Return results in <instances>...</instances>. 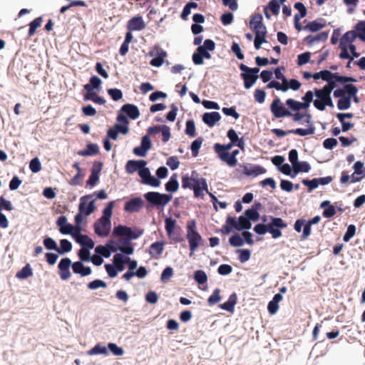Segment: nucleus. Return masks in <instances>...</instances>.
I'll return each mask as SVG.
<instances>
[{"mask_svg":"<svg viewBox=\"0 0 365 365\" xmlns=\"http://www.w3.org/2000/svg\"><path fill=\"white\" fill-rule=\"evenodd\" d=\"M143 233V230L135 229L133 231L130 227L120 225L115 227L113 230L114 236L123 237L119 240V244L121 245L119 250L123 255H130L133 253L134 248L130 243V240L139 238Z\"/></svg>","mask_w":365,"mask_h":365,"instance_id":"obj_1","label":"nucleus"},{"mask_svg":"<svg viewBox=\"0 0 365 365\" xmlns=\"http://www.w3.org/2000/svg\"><path fill=\"white\" fill-rule=\"evenodd\" d=\"M186 230V237L188 240L190 250V256L192 257L196 249L201 245L202 238L197 231L195 220L189 221L187 224Z\"/></svg>","mask_w":365,"mask_h":365,"instance_id":"obj_2","label":"nucleus"},{"mask_svg":"<svg viewBox=\"0 0 365 365\" xmlns=\"http://www.w3.org/2000/svg\"><path fill=\"white\" fill-rule=\"evenodd\" d=\"M239 68L242 71L240 76L243 79L244 86L246 89H250L259 78V68L257 67L250 68L243 63H241Z\"/></svg>","mask_w":365,"mask_h":365,"instance_id":"obj_3","label":"nucleus"},{"mask_svg":"<svg viewBox=\"0 0 365 365\" xmlns=\"http://www.w3.org/2000/svg\"><path fill=\"white\" fill-rule=\"evenodd\" d=\"M144 197L151 206L164 207L171 201L173 196L169 194L152 191L145 193Z\"/></svg>","mask_w":365,"mask_h":365,"instance_id":"obj_4","label":"nucleus"},{"mask_svg":"<svg viewBox=\"0 0 365 365\" xmlns=\"http://www.w3.org/2000/svg\"><path fill=\"white\" fill-rule=\"evenodd\" d=\"M287 227V224L281 218L269 216V221L267 222L268 232L271 234L273 239H277L282 235L281 230Z\"/></svg>","mask_w":365,"mask_h":365,"instance_id":"obj_5","label":"nucleus"},{"mask_svg":"<svg viewBox=\"0 0 365 365\" xmlns=\"http://www.w3.org/2000/svg\"><path fill=\"white\" fill-rule=\"evenodd\" d=\"M92 197L93 195H86L80 198L78 212L85 216H89L96 210L95 200H91Z\"/></svg>","mask_w":365,"mask_h":365,"instance_id":"obj_6","label":"nucleus"},{"mask_svg":"<svg viewBox=\"0 0 365 365\" xmlns=\"http://www.w3.org/2000/svg\"><path fill=\"white\" fill-rule=\"evenodd\" d=\"M226 224L232 225L234 229L238 231L247 230L252 227V222L245 215H240L237 221L235 217L228 216L226 220Z\"/></svg>","mask_w":365,"mask_h":365,"instance_id":"obj_7","label":"nucleus"},{"mask_svg":"<svg viewBox=\"0 0 365 365\" xmlns=\"http://www.w3.org/2000/svg\"><path fill=\"white\" fill-rule=\"evenodd\" d=\"M270 110L276 118L291 116L292 113L287 109L281 103L280 99L275 98L270 105Z\"/></svg>","mask_w":365,"mask_h":365,"instance_id":"obj_8","label":"nucleus"},{"mask_svg":"<svg viewBox=\"0 0 365 365\" xmlns=\"http://www.w3.org/2000/svg\"><path fill=\"white\" fill-rule=\"evenodd\" d=\"M111 220L98 219L93 224L95 233L101 237H107L111 230Z\"/></svg>","mask_w":365,"mask_h":365,"instance_id":"obj_9","label":"nucleus"},{"mask_svg":"<svg viewBox=\"0 0 365 365\" xmlns=\"http://www.w3.org/2000/svg\"><path fill=\"white\" fill-rule=\"evenodd\" d=\"M152 143L148 135H145L141 138L140 145L134 148L133 153L139 157H145L148 151L151 148Z\"/></svg>","mask_w":365,"mask_h":365,"instance_id":"obj_10","label":"nucleus"},{"mask_svg":"<svg viewBox=\"0 0 365 365\" xmlns=\"http://www.w3.org/2000/svg\"><path fill=\"white\" fill-rule=\"evenodd\" d=\"M94 242L90 237L84 242V243L81 246V249L79 251L78 256L81 261L89 262L91 260V257L90 255V250L94 247Z\"/></svg>","mask_w":365,"mask_h":365,"instance_id":"obj_11","label":"nucleus"},{"mask_svg":"<svg viewBox=\"0 0 365 365\" xmlns=\"http://www.w3.org/2000/svg\"><path fill=\"white\" fill-rule=\"evenodd\" d=\"M144 205V201L140 197H135L127 201L124 210L127 212H138Z\"/></svg>","mask_w":365,"mask_h":365,"instance_id":"obj_12","label":"nucleus"},{"mask_svg":"<svg viewBox=\"0 0 365 365\" xmlns=\"http://www.w3.org/2000/svg\"><path fill=\"white\" fill-rule=\"evenodd\" d=\"M243 173L247 176L256 177L266 173V169L258 165L245 164L241 165Z\"/></svg>","mask_w":365,"mask_h":365,"instance_id":"obj_13","label":"nucleus"},{"mask_svg":"<svg viewBox=\"0 0 365 365\" xmlns=\"http://www.w3.org/2000/svg\"><path fill=\"white\" fill-rule=\"evenodd\" d=\"M262 20L263 17L261 14H255L252 16L250 26L255 33H258V31L267 32V28L264 25Z\"/></svg>","mask_w":365,"mask_h":365,"instance_id":"obj_14","label":"nucleus"},{"mask_svg":"<svg viewBox=\"0 0 365 365\" xmlns=\"http://www.w3.org/2000/svg\"><path fill=\"white\" fill-rule=\"evenodd\" d=\"M56 225L59 227V232L63 235H71L73 233L74 225L67 222V217L65 215L58 217Z\"/></svg>","mask_w":365,"mask_h":365,"instance_id":"obj_15","label":"nucleus"},{"mask_svg":"<svg viewBox=\"0 0 365 365\" xmlns=\"http://www.w3.org/2000/svg\"><path fill=\"white\" fill-rule=\"evenodd\" d=\"M147 165V162L144 160H130L126 163L125 170L128 174H133L139 170Z\"/></svg>","mask_w":365,"mask_h":365,"instance_id":"obj_16","label":"nucleus"},{"mask_svg":"<svg viewBox=\"0 0 365 365\" xmlns=\"http://www.w3.org/2000/svg\"><path fill=\"white\" fill-rule=\"evenodd\" d=\"M83 261L74 262L72 264V269L75 274H80L81 277H86L91 274L92 269L88 266H85L83 264Z\"/></svg>","mask_w":365,"mask_h":365,"instance_id":"obj_17","label":"nucleus"},{"mask_svg":"<svg viewBox=\"0 0 365 365\" xmlns=\"http://www.w3.org/2000/svg\"><path fill=\"white\" fill-rule=\"evenodd\" d=\"M221 118L220 113L217 111L206 112L202 116V120L209 127H213Z\"/></svg>","mask_w":365,"mask_h":365,"instance_id":"obj_18","label":"nucleus"},{"mask_svg":"<svg viewBox=\"0 0 365 365\" xmlns=\"http://www.w3.org/2000/svg\"><path fill=\"white\" fill-rule=\"evenodd\" d=\"M127 27L129 31H141L145 28V24L142 16H137L128 21Z\"/></svg>","mask_w":365,"mask_h":365,"instance_id":"obj_19","label":"nucleus"},{"mask_svg":"<svg viewBox=\"0 0 365 365\" xmlns=\"http://www.w3.org/2000/svg\"><path fill=\"white\" fill-rule=\"evenodd\" d=\"M192 190H193L195 197H203L202 191H206V192L208 193V185L206 179L203 178H199Z\"/></svg>","mask_w":365,"mask_h":365,"instance_id":"obj_20","label":"nucleus"},{"mask_svg":"<svg viewBox=\"0 0 365 365\" xmlns=\"http://www.w3.org/2000/svg\"><path fill=\"white\" fill-rule=\"evenodd\" d=\"M120 110L132 120H135L140 116L138 108L133 104L126 103L121 107Z\"/></svg>","mask_w":365,"mask_h":365,"instance_id":"obj_21","label":"nucleus"},{"mask_svg":"<svg viewBox=\"0 0 365 365\" xmlns=\"http://www.w3.org/2000/svg\"><path fill=\"white\" fill-rule=\"evenodd\" d=\"M164 245L163 241H157L151 244L149 247V254L151 257L158 259L163 252Z\"/></svg>","mask_w":365,"mask_h":365,"instance_id":"obj_22","label":"nucleus"},{"mask_svg":"<svg viewBox=\"0 0 365 365\" xmlns=\"http://www.w3.org/2000/svg\"><path fill=\"white\" fill-rule=\"evenodd\" d=\"M326 26V21L324 19H319L309 22L304 27V30H308L311 32H317L323 29Z\"/></svg>","mask_w":365,"mask_h":365,"instance_id":"obj_23","label":"nucleus"},{"mask_svg":"<svg viewBox=\"0 0 365 365\" xmlns=\"http://www.w3.org/2000/svg\"><path fill=\"white\" fill-rule=\"evenodd\" d=\"M195 175H197L195 172H192L191 176H189L187 174L184 175L182 177V187L184 189H192L196 182L199 180V178H195Z\"/></svg>","mask_w":365,"mask_h":365,"instance_id":"obj_24","label":"nucleus"},{"mask_svg":"<svg viewBox=\"0 0 365 365\" xmlns=\"http://www.w3.org/2000/svg\"><path fill=\"white\" fill-rule=\"evenodd\" d=\"M344 89L346 90V98H349V101L351 99L354 101L355 103H359V99L357 96L358 88L354 85L349 83L344 86Z\"/></svg>","mask_w":365,"mask_h":365,"instance_id":"obj_25","label":"nucleus"},{"mask_svg":"<svg viewBox=\"0 0 365 365\" xmlns=\"http://www.w3.org/2000/svg\"><path fill=\"white\" fill-rule=\"evenodd\" d=\"M356 38H358V36L355 30L349 31L341 36L339 44L348 46L349 44L352 43Z\"/></svg>","mask_w":365,"mask_h":365,"instance_id":"obj_26","label":"nucleus"},{"mask_svg":"<svg viewBox=\"0 0 365 365\" xmlns=\"http://www.w3.org/2000/svg\"><path fill=\"white\" fill-rule=\"evenodd\" d=\"M237 294L235 293H232L230 295L227 301L220 305V308L223 310H226L230 312H233L234 307L237 304Z\"/></svg>","mask_w":365,"mask_h":365,"instance_id":"obj_27","label":"nucleus"},{"mask_svg":"<svg viewBox=\"0 0 365 365\" xmlns=\"http://www.w3.org/2000/svg\"><path fill=\"white\" fill-rule=\"evenodd\" d=\"M86 150L78 151L77 154L81 156H91L97 154L99 152V147L97 144L88 143Z\"/></svg>","mask_w":365,"mask_h":365,"instance_id":"obj_28","label":"nucleus"},{"mask_svg":"<svg viewBox=\"0 0 365 365\" xmlns=\"http://www.w3.org/2000/svg\"><path fill=\"white\" fill-rule=\"evenodd\" d=\"M113 265L115 267L118 272H122L125 269V256L121 253H116L113 257Z\"/></svg>","mask_w":365,"mask_h":365,"instance_id":"obj_29","label":"nucleus"},{"mask_svg":"<svg viewBox=\"0 0 365 365\" xmlns=\"http://www.w3.org/2000/svg\"><path fill=\"white\" fill-rule=\"evenodd\" d=\"M217 155L218 158L230 167H234L237 163V158H234L230 153L222 152L217 153Z\"/></svg>","mask_w":365,"mask_h":365,"instance_id":"obj_30","label":"nucleus"},{"mask_svg":"<svg viewBox=\"0 0 365 365\" xmlns=\"http://www.w3.org/2000/svg\"><path fill=\"white\" fill-rule=\"evenodd\" d=\"M98 166L99 167L97 170L95 168L92 169L91 174L87 180V185L94 187L99 180V173L101 170L102 163H99Z\"/></svg>","mask_w":365,"mask_h":365,"instance_id":"obj_31","label":"nucleus"},{"mask_svg":"<svg viewBox=\"0 0 365 365\" xmlns=\"http://www.w3.org/2000/svg\"><path fill=\"white\" fill-rule=\"evenodd\" d=\"M165 190L168 192H174L178 190L179 182L178 181L177 175L173 174L166 182Z\"/></svg>","mask_w":365,"mask_h":365,"instance_id":"obj_32","label":"nucleus"},{"mask_svg":"<svg viewBox=\"0 0 365 365\" xmlns=\"http://www.w3.org/2000/svg\"><path fill=\"white\" fill-rule=\"evenodd\" d=\"M88 354L91 355H96V354H103L105 356H108L109 354L108 348L98 343L96 344L92 349L88 351Z\"/></svg>","mask_w":365,"mask_h":365,"instance_id":"obj_33","label":"nucleus"},{"mask_svg":"<svg viewBox=\"0 0 365 365\" xmlns=\"http://www.w3.org/2000/svg\"><path fill=\"white\" fill-rule=\"evenodd\" d=\"M32 275V268L29 264H26L21 270L16 272V277L19 279H26Z\"/></svg>","mask_w":365,"mask_h":365,"instance_id":"obj_34","label":"nucleus"},{"mask_svg":"<svg viewBox=\"0 0 365 365\" xmlns=\"http://www.w3.org/2000/svg\"><path fill=\"white\" fill-rule=\"evenodd\" d=\"M289 133L299 135L300 136H306L308 135H313L315 133V127L313 124H310L308 128H297L295 130H289Z\"/></svg>","mask_w":365,"mask_h":365,"instance_id":"obj_35","label":"nucleus"},{"mask_svg":"<svg viewBox=\"0 0 365 365\" xmlns=\"http://www.w3.org/2000/svg\"><path fill=\"white\" fill-rule=\"evenodd\" d=\"M166 56V51L163 50L158 51L156 56L150 61V65L155 67L161 66L164 62V58Z\"/></svg>","mask_w":365,"mask_h":365,"instance_id":"obj_36","label":"nucleus"},{"mask_svg":"<svg viewBox=\"0 0 365 365\" xmlns=\"http://www.w3.org/2000/svg\"><path fill=\"white\" fill-rule=\"evenodd\" d=\"M71 249V242L66 239H63L60 240V247H58L57 252L60 255H63L70 252Z\"/></svg>","mask_w":365,"mask_h":365,"instance_id":"obj_37","label":"nucleus"},{"mask_svg":"<svg viewBox=\"0 0 365 365\" xmlns=\"http://www.w3.org/2000/svg\"><path fill=\"white\" fill-rule=\"evenodd\" d=\"M266 34L267 32L264 31H258V33H255L254 45L256 49H259L262 43H267L265 39Z\"/></svg>","mask_w":365,"mask_h":365,"instance_id":"obj_38","label":"nucleus"},{"mask_svg":"<svg viewBox=\"0 0 365 365\" xmlns=\"http://www.w3.org/2000/svg\"><path fill=\"white\" fill-rule=\"evenodd\" d=\"M114 204H115L114 201H110V202H108L106 207L103 209V215L100 218L106 220H111L110 218H111V216L113 214V209L114 207Z\"/></svg>","mask_w":365,"mask_h":365,"instance_id":"obj_39","label":"nucleus"},{"mask_svg":"<svg viewBox=\"0 0 365 365\" xmlns=\"http://www.w3.org/2000/svg\"><path fill=\"white\" fill-rule=\"evenodd\" d=\"M176 225V221L173 220L172 217H166L165 220V228L167 232V234L169 236H171L173 232Z\"/></svg>","mask_w":365,"mask_h":365,"instance_id":"obj_40","label":"nucleus"},{"mask_svg":"<svg viewBox=\"0 0 365 365\" xmlns=\"http://www.w3.org/2000/svg\"><path fill=\"white\" fill-rule=\"evenodd\" d=\"M202 141V138L201 137H199L192 142L190 145V150L193 157H196L198 155L199 150L201 148Z\"/></svg>","mask_w":365,"mask_h":365,"instance_id":"obj_41","label":"nucleus"},{"mask_svg":"<svg viewBox=\"0 0 365 365\" xmlns=\"http://www.w3.org/2000/svg\"><path fill=\"white\" fill-rule=\"evenodd\" d=\"M193 278L199 284H203L207 281V276L203 270H196Z\"/></svg>","mask_w":365,"mask_h":365,"instance_id":"obj_42","label":"nucleus"},{"mask_svg":"<svg viewBox=\"0 0 365 365\" xmlns=\"http://www.w3.org/2000/svg\"><path fill=\"white\" fill-rule=\"evenodd\" d=\"M87 287L89 289L91 290H96L97 289H99V288H106L107 287V284L103 281L102 279H95L92 282H90L88 284H87Z\"/></svg>","mask_w":365,"mask_h":365,"instance_id":"obj_43","label":"nucleus"},{"mask_svg":"<svg viewBox=\"0 0 365 365\" xmlns=\"http://www.w3.org/2000/svg\"><path fill=\"white\" fill-rule=\"evenodd\" d=\"M235 146V144L230 142L227 144L222 145L220 143H215L214 145V150L217 153L225 152L229 153L228 151Z\"/></svg>","mask_w":365,"mask_h":365,"instance_id":"obj_44","label":"nucleus"},{"mask_svg":"<svg viewBox=\"0 0 365 365\" xmlns=\"http://www.w3.org/2000/svg\"><path fill=\"white\" fill-rule=\"evenodd\" d=\"M185 133L190 137L193 138L195 136V125L193 120H188L186 121Z\"/></svg>","mask_w":365,"mask_h":365,"instance_id":"obj_45","label":"nucleus"},{"mask_svg":"<svg viewBox=\"0 0 365 365\" xmlns=\"http://www.w3.org/2000/svg\"><path fill=\"white\" fill-rule=\"evenodd\" d=\"M221 301L220 289H215L212 294L207 299V302L210 305H213Z\"/></svg>","mask_w":365,"mask_h":365,"instance_id":"obj_46","label":"nucleus"},{"mask_svg":"<svg viewBox=\"0 0 365 365\" xmlns=\"http://www.w3.org/2000/svg\"><path fill=\"white\" fill-rule=\"evenodd\" d=\"M293 169H296V173H308L311 170L310 165L306 161H299V163L295 165V167H292Z\"/></svg>","mask_w":365,"mask_h":365,"instance_id":"obj_47","label":"nucleus"},{"mask_svg":"<svg viewBox=\"0 0 365 365\" xmlns=\"http://www.w3.org/2000/svg\"><path fill=\"white\" fill-rule=\"evenodd\" d=\"M108 350L113 353L115 356H122L124 351L122 347L118 346L116 344L110 342L108 344Z\"/></svg>","mask_w":365,"mask_h":365,"instance_id":"obj_48","label":"nucleus"},{"mask_svg":"<svg viewBox=\"0 0 365 365\" xmlns=\"http://www.w3.org/2000/svg\"><path fill=\"white\" fill-rule=\"evenodd\" d=\"M42 23V17H37L33 20L29 24V36H31L36 32L38 27L41 26Z\"/></svg>","mask_w":365,"mask_h":365,"instance_id":"obj_49","label":"nucleus"},{"mask_svg":"<svg viewBox=\"0 0 365 365\" xmlns=\"http://www.w3.org/2000/svg\"><path fill=\"white\" fill-rule=\"evenodd\" d=\"M337 73H332L329 70H322V80L327 83H336L335 78H336Z\"/></svg>","mask_w":365,"mask_h":365,"instance_id":"obj_50","label":"nucleus"},{"mask_svg":"<svg viewBox=\"0 0 365 365\" xmlns=\"http://www.w3.org/2000/svg\"><path fill=\"white\" fill-rule=\"evenodd\" d=\"M285 104L292 111L297 112L301 110L300 102L293 98H288Z\"/></svg>","mask_w":365,"mask_h":365,"instance_id":"obj_51","label":"nucleus"},{"mask_svg":"<svg viewBox=\"0 0 365 365\" xmlns=\"http://www.w3.org/2000/svg\"><path fill=\"white\" fill-rule=\"evenodd\" d=\"M43 245L48 250H55L57 252L58 245L56 242L51 237H45L43 241Z\"/></svg>","mask_w":365,"mask_h":365,"instance_id":"obj_52","label":"nucleus"},{"mask_svg":"<svg viewBox=\"0 0 365 365\" xmlns=\"http://www.w3.org/2000/svg\"><path fill=\"white\" fill-rule=\"evenodd\" d=\"M351 107V101H349V98L342 97L339 98L337 102V108L340 110H345L349 109Z\"/></svg>","mask_w":365,"mask_h":365,"instance_id":"obj_53","label":"nucleus"},{"mask_svg":"<svg viewBox=\"0 0 365 365\" xmlns=\"http://www.w3.org/2000/svg\"><path fill=\"white\" fill-rule=\"evenodd\" d=\"M356 233V226L354 225H349L347 227L346 231L343 237V240L345 242H348Z\"/></svg>","mask_w":365,"mask_h":365,"instance_id":"obj_54","label":"nucleus"},{"mask_svg":"<svg viewBox=\"0 0 365 365\" xmlns=\"http://www.w3.org/2000/svg\"><path fill=\"white\" fill-rule=\"evenodd\" d=\"M331 92L327 86H324L322 88H315L314 94L318 98H324L327 96H331Z\"/></svg>","mask_w":365,"mask_h":365,"instance_id":"obj_55","label":"nucleus"},{"mask_svg":"<svg viewBox=\"0 0 365 365\" xmlns=\"http://www.w3.org/2000/svg\"><path fill=\"white\" fill-rule=\"evenodd\" d=\"M237 252L240 253L239 260L242 263L247 262L251 256V251L248 249L237 250Z\"/></svg>","mask_w":365,"mask_h":365,"instance_id":"obj_56","label":"nucleus"},{"mask_svg":"<svg viewBox=\"0 0 365 365\" xmlns=\"http://www.w3.org/2000/svg\"><path fill=\"white\" fill-rule=\"evenodd\" d=\"M250 221H257L259 218V214L258 212L255 211V210L252 209L251 207L246 210L244 214Z\"/></svg>","mask_w":365,"mask_h":365,"instance_id":"obj_57","label":"nucleus"},{"mask_svg":"<svg viewBox=\"0 0 365 365\" xmlns=\"http://www.w3.org/2000/svg\"><path fill=\"white\" fill-rule=\"evenodd\" d=\"M229 243L232 247H241L244 245L245 241L239 235H235L230 237Z\"/></svg>","mask_w":365,"mask_h":365,"instance_id":"obj_58","label":"nucleus"},{"mask_svg":"<svg viewBox=\"0 0 365 365\" xmlns=\"http://www.w3.org/2000/svg\"><path fill=\"white\" fill-rule=\"evenodd\" d=\"M108 93L114 101H118L123 98V92L118 88H109Z\"/></svg>","mask_w":365,"mask_h":365,"instance_id":"obj_59","label":"nucleus"},{"mask_svg":"<svg viewBox=\"0 0 365 365\" xmlns=\"http://www.w3.org/2000/svg\"><path fill=\"white\" fill-rule=\"evenodd\" d=\"M29 168L34 173H37L41 170V164L38 158H34L30 161Z\"/></svg>","mask_w":365,"mask_h":365,"instance_id":"obj_60","label":"nucleus"},{"mask_svg":"<svg viewBox=\"0 0 365 365\" xmlns=\"http://www.w3.org/2000/svg\"><path fill=\"white\" fill-rule=\"evenodd\" d=\"M302 182L304 185L307 187L309 192H311L312 190L318 187L316 178H313L312 180L304 179L302 180Z\"/></svg>","mask_w":365,"mask_h":365,"instance_id":"obj_61","label":"nucleus"},{"mask_svg":"<svg viewBox=\"0 0 365 365\" xmlns=\"http://www.w3.org/2000/svg\"><path fill=\"white\" fill-rule=\"evenodd\" d=\"M222 111L225 115L231 116L236 120L240 118V114L236 111L235 107H224L222 108Z\"/></svg>","mask_w":365,"mask_h":365,"instance_id":"obj_62","label":"nucleus"},{"mask_svg":"<svg viewBox=\"0 0 365 365\" xmlns=\"http://www.w3.org/2000/svg\"><path fill=\"white\" fill-rule=\"evenodd\" d=\"M364 164L363 162L356 161L353 165V169L354 170V173L365 176V168H364Z\"/></svg>","mask_w":365,"mask_h":365,"instance_id":"obj_63","label":"nucleus"},{"mask_svg":"<svg viewBox=\"0 0 365 365\" xmlns=\"http://www.w3.org/2000/svg\"><path fill=\"white\" fill-rule=\"evenodd\" d=\"M173 276V269L171 267H166L160 276V279L162 282H167L170 277Z\"/></svg>","mask_w":365,"mask_h":365,"instance_id":"obj_64","label":"nucleus"}]
</instances>
